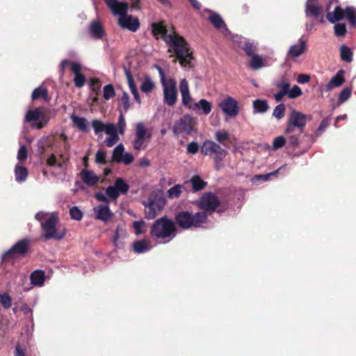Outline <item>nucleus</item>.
Wrapping results in <instances>:
<instances>
[{"label":"nucleus","instance_id":"nucleus-34","mask_svg":"<svg viewBox=\"0 0 356 356\" xmlns=\"http://www.w3.org/2000/svg\"><path fill=\"white\" fill-rule=\"evenodd\" d=\"M127 236L124 228L118 226L113 236V243L115 246L120 247L122 245V240L124 239Z\"/></svg>","mask_w":356,"mask_h":356},{"label":"nucleus","instance_id":"nucleus-55","mask_svg":"<svg viewBox=\"0 0 356 356\" xmlns=\"http://www.w3.org/2000/svg\"><path fill=\"white\" fill-rule=\"evenodd\" d=\"M124 72H125V74H126V76L127 79V81H128V84H129L130 90L132 93L137 90L136 86L134 83V81L132 78L130 71L127 67H124Z\"/></svg>","mask_w":356,"mask_h":356},{"label":"nucleus","instance_id":"nucleus-51","mask_svg":"<svg viewBox=\"0 0 356 356\" xmlns=\"http://www.w3.org/2000/svg\"><path fill=\"white\" fill-rule=\"evenodd\" d=\"M286 166V165H283L282 166H281L279 169H277V170L274 171V172H272L270 173H268V174H266V175H257L255 176L254 178H253V181H259V180H262V181H268L269 179V177L270 176H273V175H276L278 172L280 170H281L282 169L284 168Z\"/></svg>","mask_w":356,"mask_h":356},{"label":"nucleus","instance_id":"nucleus-36","mask_svg":"<svg viewBox=\"0 0 356 356\" xmlns=\"http://www.w3.org/2000/svg\"><path fill=\"white\" fill-rule=\"evenodd\" d=\"M15 180L17 182H24L26 180L28 170L25 167L17 165L15 168Z\"/></svg>","mask_w":356,"mask_h":356},{"label":"nucleus","instance_id":"nucleus-11","mask_svg":"<svg viewBox=\"0 0 356 356\" xmlns=\"http://www.w3.org/2000/svg\"><path fill=\"white\" fill-rule=\"evenodd\" d=\"M24 121L33 122V127L40 129L47 125L49 118L43 113L42 109L38 108L29 110L25 115Z\"/></svg>","mask_w":356,"mask_h":356},{"label":"nucleus","instance_id":"nucleus-2","mask_svg":"<svg viewBox=\"0 0 356 356\" xmlns=\"http://www.w3.org/2000/svg\"><path fill=\"white\" fill-rule=\"evenodd\" d=\"M176 231L175 222L163 217L153 223L150 229V236L159 243H166L175 237Z\"/></svg>","mask_w":356,"mask_h":356},{"label":"nucleus","instance_id":"nucleus-4","mask_svg":"<svg viewBox=\"0 0 356 356\" xmlns=\"http://www.w3.org/2000/svg\"><path fill=\"white\" fill-rule=\"evenodd\" d=\"M207 220V216L204 211L197 212L195 214L183 211L176 216V221L179 226L185 229L191 227H202Z\"/></svg>","mask_w":356,"mask_h":356},{"label":"nucleus","instance_id":"nucleus-46","mask_svg":"<svg viewBox=\"0 0 356 356\" xmlns=\"http://www.w3.org/2000/svg\"><path fill=\"white\" fill-rule=\"evenodd\" d=\"M124 148L122 144H119L117 145L113 149V159L118 163H120V159L124 153Z\"/></svg>","mask_w":356,"mask_h":356},{"label":"nucleus","instance_id":"nucleus-25","mask_svg":"<svg viewBox=\"0 0 356 356\" xmlns=\"http://www.w3.org/2000/svg\"><path fill=\"white\" fill-rule=\"evenodd\" d=\"M344 74L345 72L343 70H339L325 86V90L330 91L333 88L339 87L345 81Z\"/></svg>","mask_w":356,"mask_h":356},{"label":"nucleus","instance_id":"nucleus-12","mask_svg":"<svg viewBox=\"0 0 356 356\" xmlns=\"http://www.w3.org/2000/svg\"><path fill=\"white\" fill-rule=\"evenodd\" d=\"M218 107L227 118L236 117L239 113V106L238 102L231 96H227L218 103Z\"/></svg>","mask_w":356,"mask_h":356},{"label":"nucleus","instance_id":"nucleus-32","mask_svg":"<svg viewBox=\"0 0 356 356\" xmlns=\"http://www.w3.org/2000/svg\"><path fill=\"white\" fill-rule=\"evenodd\" d=\"M30 278L33 285L42 286L45 280L44 273L42 270H35L31 273Z\"/></svg>","mask_w":356,"mask_h":356},{"label":"nucleus","instance_id":"nucleus-1","mask_svg":"<svg viewBox=\"0 0 356 356\" xmlns=\"http://www.w3.org/2000/svg\"><path fill=\"white\" fill-rule=\"evenodd\" d=\"M35 218L40 223L42 231L41 238L44 241L60 240L65 236L66 229L59 223L58 217L55 213L40 211L35 214Z\"/></svg>","mask_w":356,"mask_h":356},{"label":"nucleus","instance_id":"nucleus-45","mask_svg":"<svg viewBox=\"0 0 356 356\" xmlns=\"http://www.w3.org/2000/svg\"><path fill=\"white\" fill-rule=\"evenodd\" d=\"M154 88V83L148 76H146L140 86V90L145 92H150Z\"/></svg>","mask_w":356,"mask_h":356},{"label":"nucleus","instance_id":"nucleus-13","mask_svg":"<svg viewBox=\"0 0 356 356\" xmlns=\"http://www.w3.org/2000/svg\"><path fill=\"white\" fill-rule=\"evenodd\" d=\"M168 51L174 53L176 58L179 60L180 64L184 66L189 65L193 58L192 51L188 48V46H170Z\"/></svg>","mask_w":356,"mask_h":356},{"label":"nucleus","instance_id":"nucleus-14","mask_svg":"<svg viewBox=\"0 0 356 356\" xmlns=\"http://www.w3.org/2000/svg\"><path fill=\"white\" fill-rule=\"evenodd\" d=\"M218 198L213 193H205L199 200V207L207 212H213L219 206Z\"/></svg>","mask_w":356,"mask_h":356},{"label":"nucleus","instance_id":"nucleus-43","mask_svg":"<svg viewBox=\"0 0 356 356\" xmlns=\"http://www.w3.org/2000/svg\"><path fill=\"white\" fill-rule=\"evenodd\" d=\"M106 134L109 136L105 140V143L108 147L113 146L120 139L115 126L113 127V131H112L111 134Z\"/></svg>","mask_w":356,"mask_h":356},{"label":"nucleus","instance_id":"nucleus-27","mask_svg":"<svg viewBox=\"0 0 356 356\" xmlns=\"http://www.w3.org/2000/svg\"><path fill=\"white\" fill-rule=\"evenodd\" d=\"M212 108L211 103L205 99H201L197 102H194L192 106H190V110L198 111L201 110L204 115H209Z\"/></svg>","mask_w":356,"mask_h":356},{"label":"nucleus","instance_id":"nucleus-6","mask_svg":"<svg viewBox=\"0 0 356 356\" xmlns=\"http://www.w3.org/2000/svg\"><path fill=\"white\" fill-rule=\"evenodd\" d=\"M201 152L207 156H213L215 168L218 170L221 168L220 162L225 158L227 152L215 142L207 140L202 145Z\"/></svg>","mask_w":356,"mask_h":356},{"label":"nucleus","instance_id":"nucleus-24","mask_svg":"<svg viewBox=\"0 0 356 356\" xmlns=\"http://www.w3.org/2000/svg\"><path fill=\"white\" fill-rule=\"evenodd\" d=\"M302 130L298 129L297 128H293L286 126L284 133L286 134L287 138L291 145L296 147L299 145V136L302 133Z\"/></svg>","mask_w":356,"mask_h":356},{"label":"nucleus","instance_id":"nucleus-63","mask_svg":"<svg viewBox=\"0 0 356 356\" xmlns=\"http://www.w3.org/2000/svg\"><path fill=\"white\" fill-rule=\"evenodd\" d=\"M125 127H126V122H125L124 117L122 114H120L119 116V120H118V131L120 134H123L124 133Z\"/></svg>","mask_w":356,"mask_h":356},{"label":"nucleus","instance_id":"nucleus-28","mask_svg":"<svg viewBox=\"0 0 356 356\" xmlns=\"http://www.w3.org/2000/svg\"><path fill=\"white\" fill-rule=\"evenodd\" d=\"M306 51V46H291L286 54V59L296 60Z\"/></svg>","mask_w":356,"mask_h":356},{"label":"nucleus","instance_id":"nucleus-41","mask_svg":"<svg viewBox=\"0 0 356 356\" xmlns=\"http://www.w3.org/2000/svg\"><path fill=\"white\" fill-rule=\"evenodd\" d=\"M114 186H115L120 194H124L129 189V186L124 181V180L120 177L115 179Z\"/></svg>","mask_w":356,"mask_h":356},{"label":"nucleus","instance_id":"nucleus-7","mask_svg":"<svg viewBox=\"0 0 356 356\" xmlns=\"http://www.w3.org/2000/svg\"><path fill=\"white\" fill-rule=\"evenodd\" d=\"M151 137V132L146 128L143 122L136 124L134 138L131 141L133 148L136 150L145 149Z\"/></svg>","mask_w":356,"mask_h":356},{"label":"nucleus","instance_id":"nucleus-8","mask_svg":"<svg viewBox=\"0 0 356 356\" xmlns=\"http://www.w3.org/2000/svg\"><path fill=\"white\" fill-rule=\"evenodd\" d=\"M197 120L190 115H184L176 122L173 127L175 136H187L196 131Z\"/></svg>","mask_w":356,"mask_h":356},{"label":"nucleus","instance_id":"nucleus-57","mask_svg":"<svg viewBox=\"0 0 356 356\" xmlns=\"http://www.w3.org/2000/svg\"><path fill=\"white\" fill-rule=\"evenodd\" d=\"M115 95V90L113 86L111 84L106 85L104 87L103 90V96L104 98L106 100L111 99L112 97Z\"/></svg>","mask_w":356,"mask_h":356},{"label":"nucleus","instance_id":"nucleus-61","mask_svg":"<svg viewBox=\"0 0 356 356\" xmlns=\"http://www.w3.org/2000/svg\"><path fill=\"white\" fill-rule=\"evenodd\" d=\"M70 216L72 219L76 220H80L82 218L83 214L81 210L76 207H74L70 210Z\"/></svg>","mask_w":356,"mask_h":356},{"label":"nucleus","instance_id":"nucleus-10","mask_svg":"<svg viewBox=\"0 0 356 356\" xmlns=\"http://www.w3.org/2000/svg\"><path fill=\"white\" fill-rule=\"evenodd\" d=\"M165 204V200L161 197L150 195L148 201L144 203L145 213L148 219L154 218L162 210Z\"/></svg>","mask_w":356,"mask_h":356},{"label":"nucleus","instance_id":"nucleus-38","mask_svg":"<svg viewBox=\"0 0 356 356\" xmlns=\"http://www.w3.org/2000/svg\"><path fill=\"white\" fill-rule=\"evenodd\" d=\"M31 97L33 100H35L41 97L44 99L45 101H47L48 91L46 88L43 86H40L33 91Z\"/></svg>","mask_w":356,"mask_h":356},{"label":"nucleus","instance_id":"nucleus-60","mask_svg":"<svg viewBox=\"0 0 356 356\" xmlns=\"http://www.w3.org/2000/svg\"><path fill=\"white\" fill-rule=\"evenodd\" d=\"M0 303L4 308L8 309L11 306V298L7 293H0Z\"/></svg>","mask_w":356,"mask_h":356},{"label":"nucleus","instance_id":"nucleus-39","mask_svg":"<svg viewBox=\"0 0 356 356\" xmlns=\"http://www.w3.org/2000/svg\"><path fill=\"white\" fill-rule=\"evenodd\" d=\"M190 181L194 191H200L203 189L207 185V183L198 175L193 176Z\"/></svg>","mask_w":356,"mask_h":356},{"label":"nucleus","instance_id":"nucleus-62","mask_svg":"<svg viewBox=\"0 0 356 356\" xmlns=\"http://www.w3.org/2000/svg\"><path fill=\"white\" fill-rule=\"evenodd\" d=\"M183 105L190 109V106H192L193 103L190 92L181 95Z\"/></svg>","mask_w":356,"mask_h":356},{"label":"nucleus","instance_id":"nucleus-33","mask_svg":"<svg viewBox=\"0 0 356 356\" xmlns=\"http://www.w3.org/2000/svg\"><path fill=\"white\" fill-rule=\"evenodd\" d=\"M208 20L216 29H221L223 27H226L224 20L218 13H212L209 15Z\"/></svg>","mask_w":356,"mask_h":356},{"label":"nucleus","instance_id":"nucleus-3","mask_svg":"<svg viewBox=\"0 0 356 356\" xmlns=\"http://www.w3.org/2000/svg\"><path fill=\"white\" fill-rule=\"evenodd\" d=\"M152 32L156 38H162L166 44H188L184 37L179 35L174 26L168 27L163 22L153 23Z\"/></svg>","mask_w":356,"mask_h":356},{"label":"nucleus","instance_id":"nucleus-18","mask_svg":"<svg viewBox=\"0 0 356 356\" xmlns=\"http://www.w3.org/2000/svg\"><path fill=\"white\" fill-rule=\"evenodd\" d=\"M88 33L94 39H103L106 35V31L102 22L97 19L92 20L88 28Z\"/></svg>","mask_w":356,"mask_h":356},{"label":"nucleus","instance_id":"nucleus-54","mask_svg":"<svg viewBox=\"0 0 356 356\" xmlns=\"http://www.w3.org/2000/svg\"><path fill=\"white\" fill-rule=\"evenodd\" d=\"M334 33L338 37L343 36L347 30H346V26L343 23H338L334 25Z\"/></svg>","mask_w":356,"mask_h":356},{"label":"nucleus","instance_id":"nucleus-52","mask_svg":"<svg viewBox=\"0 0 356 356\" xmlns=\"http://www.w3.org/2000/svg\"><path fill=\"white\" fill-rule=\"evenodd\" d=\"M330 118H325V119H323L321 121L319 127H318V129L315 133L316 136H321L325 131V129L330 124Z\"/></svg>","mask_w":356,"mask_h":356},{"label":"nucleus","instance_id":"nucleus-31","mask_svg":"<svg viewBox=\"0 0 356 356\" xmlns=\"http://www.w3.org/2000/svg\"><path fill=\"white\" fill-rule=\"evenodd\" d=\"M134 250L138 254L145 253L152 249V246L147 241H137L133 244Z\"/></svg>","mask_w":356,"mask_h":356},{"label":"nucleus","instance_id":"nucleus-64","mask_svg":"<svg viewBox=\"0 0 356 356\" xmlns=\"http://www.w3.org/2000/svg\"><path fill=\"white\" fill-rule=\"evenodd\" d=\"M179 90L181 95L190 92L188 83L186 79H183L182 80H181L179 83Z\"/></svg>","mask_w":356,"mask_h":356},{"label":"nucleus","instance_id":"nucleus-16","mask_svg":"<svg viewBox=\"0 0 356 356\" xmlns=\"http://www.w3.org/2000/svg\"><path fill=\"white\" fill-rule=\"evenodd\" d=\"M307 116L305 114L296 110H292L289 115L287 127L297 128L303 131L307 124Z\"/></svg>","mask_w":356,"mask_h":356},{"label":"nucleus","instance_id":"nucleus-47","mask_svg":"<svg viewBox=\"0 0 356 356\" xmlns=\"http://www.w3.org/2000/svg\"><path fill=\"white\" fill-rule=\"evenodd\" d=\"M216 140L225 146V142L229 138V134L225 130H219L215 132Z\"/></svg>","mask_w":356,"mask_h":356},{"label":"nucleus","instance_id":"nucleus-42","mask_svg":"<svg viewBox=\"0 0 356 356\" xmlns=\"http://www.w3.org/2000/svg\"><path fill=\"white\" fill-rule=\"evenodd\" d=\"M274 85L279 88L280 90L286 92L290 87V84L284 76H282L279 79L275 81Z\"/></svg>","mask_w":356,"mask_h":356},{"label":"nucleus","instance_id":"nucleus-20","mask_svg":"<svg viewBox=\"0 0 356 356\" xmlns=\"http://www.w3.org/2000/svg\"><path fill=\"white\" fill-rule=\"evenodd\" d=\"M106 4L115 15L122 17L127 14L128 3L126 2H119L118 0H110Z\"/></svg>","mask_w":356,"mask_h":356},{"label":"nucleus","instance_id":"nucleus-9","mask_svg":"<svg viewBox=\"0 0 356 356\" xmlns=\"http://www.w3.org/2000/svg\"><path fill=\"white\" fill-rule=\"evenodd\" d=\"M69 148V145L65 143L62 151L54 150L47 159V165L63 170L70 159L67 153Z\"/></svg>","mask_w":356,"mask_h":356},{"label":"nucleus","instance_id":"nucleus-59","mask_svg":"<svg viewBox=\"0 0 356 356\" xmlns=\"http://www.w3.org/2000/svg\"><path fill=\"white\" fill-rule=\"evenodd\" d=\"M351 95V90L349 88H343L339 95V101L340 103H343L348 100Z\"/></svg>","mask_w":356,"mask_h":356},{"label":"nucleus","instance_id":"nucleus-40","mask_svg":"<svg viewBox=\"0 0 356 356\" xmlns=\"http://www.w3.org/2000/svg\"><path fill=\"white\" fill-rule=\"evenodd\" d=\"M345 15L350 24L353 27L356 26V9L353 7H347L345 10Z\"/></svg>","mask_w":356,"mask_h":356},{"label":"nucleus","instance_id":"nucleus-58","mask_svg":"<svg viewBox=\"0 0 356 356\" xmlns=\"http://www.w3.org/2000/svg\"><path fill=\"white\" fill-rule=\"evenodd\" d=\"M285 144L286 138L282 136H280L274 139L272 148L276 150L284 147Z\"/></svg>","mask_w":356,"mask_h":356},{"label":"nucleus","instance_id":"nucleus-35","mask_svg":"<svg viewBox=\"0 0 356 356\" xmlns=\"http://www.w3.org/2000/svg\"><path fill=\"white\" fill-rule=\"evenodd\" d=\"M268 105L266 100L256 99L253 102L254 113H264L268 109Z\"/></svg>","mask_w":356,"mask_h":356},{"label":"nucleus","instance_id":"nucleus-29","mask_svg":"<svg viewBox=\"0 0 356 356\" xmlns=\"http://www.w3.org/2000/svg\"><path fill=\"white\" fill-rule=\"evenodd\" d=\"M345 16V10H343L339 6L335 7L333 13L328 12L326 15V18L331 23H334L343 19Z\"/></svg>","mask_w":356,"mask_h":356},{"label":"nucleus","instance_id":"nucleus-30","mask_svg":"<svg viewBox=\"0 0 356 356\" xmlns=\"http://www.w3.org/2000/svg\"><path fill=\"white\" fill-rule=\"evenodd\" d=\"M71 120L74 125L79 130L87 132L88 131V123L85 118L79 117L75 115L71 116Z\"/></svg>","mask_w":356,"mask_h":356},{"label":"nucleus","instance_id":"nucleus-15","mask_svg":"<svg viewBox=\"0 0 356 356\" xmlns=\"http://www.w3.org/2000/svg\"><path fill=\"white\" fill-rule=\"evenodd\" d=\"M29 240L24 238L17 242L10 249L3 254V259H13L17 254H24L26 252Z\"/></svg>","mask_w":356,"mask_h":356},{"label":"nucleus","instance_id":"nucleus-50","mask_svg":"<svg viewBox=\"0 0 356 356\" xmlns=\"http://www.w3.org/2000/svg\"><path fill=\"white\" fill-rule=\"evenodd\" d=\"M182 186L179 184H177L173 187L170 188L168 191V197L170 198H176L178 197L181 193Z\"/></svg>","mask_w":356,"mask_h":356},{"label":"nucleus","instance_id":"nucleus-37","mask_svg":"<svg viewBox=\"0 0 356 356\" xmlns=\"http://www.w3.org/2000/svg\"><path fill=\"white\" fill-rule=\"evenodd\" d=\"M250 67L254 70L261 69L266 66L265 62L263 58L259 55H252L250 60Z\"/></svg>","mask_w":356,"mask_h":356},{"label":"nucleus","instance_id":"nucleus-26","mask_svg":"<svg viewBox=\"0 0 356 356\" xmlns=\"http://www.w3.org/2000/svg\"><path fill=\"white\" fill-rule=\"evenodd\" d=\"M91 124L97 134L102 131H104L106 134H111L113 131V127L115 126L113 123L105 124L99 120H92Z\"/></svg>","mask_w":356,"mask_h":356},{"label":"nucleus","instance_id":"nucleus-23","mask_svg":"<svg viewBox=\"0 0 356 356\" xmlns=\"http://www.w3.org/2000/svg\"><path fill=\"white\" fill-rule=\"evenodd\" d=\"M80 175L83 182L89 186L96 185L99 181V177L91 170L83 169L81 171Z\"/></svg>","mask_w":356,"mask_h":356},{"label":"nucleus","instance_id":"nucleus-19","mask_svg":"<svg viewBox=\"0 0 356 356\" xmlns=\"http://www.w3.org/2000/svg\"><path fill=\"white\" fill-rule=\"evenodd\" d=\"M321 0H307L305 15L307 17L318 18L323 13V7L319 4Z\"/></svg>","mask_w":356,"mask_h":356},{"label":"nucleus","instance_id":"nucleus-48","mask_svg":"<svg viewBox=\"0 0 356 356\" xmlns=\"http://www.w3.org/2000/svg\"><path fill=\"white\" fill-rule=\"evenodd\" d=\"M285 114V105L280 104L277 105L273 110V115L277 120L284 118Z\"/></svg>","mask_w":356,"mask_h":356},{"label":"nucleus","instance_id":"nucleus-49","mask_svg":"<svg viewBox=\"0 0 356 356\" xmlns=\"http://www.w3.org/2000/svg\"><path fill=\"white\" fill-rule=\"evenodd\" d=\"M302 94L301 88L295 85L291 88H289L287 92V96L290 99H294L300 97Z\"/></svg>","mask_w":356,"mask_h":356},{"label":"nucleus","instance_id":"nucleus-21","mask_svg":"<svg viewBox=\"0 0 356 356\" xmlns=\"http://www.w3.org/2000/svg\"><path fill=\"white\" fill-rule=\"evenodd\" d=\"M97 219L103 222L108 221L113 216L108 204H99L93 209Z\"/></svg>","mask_w":356,"mask_h":356},{"label":"nucleus","instance_id":"nucleus-56","mask_svg":"<svg viewBox=\"0 0 356 356\" xmlns=\"http://www.w3.org/2000/svg\"><path fill=\"white\" fill-rule=\"evenodd\" d=\"M106 193L108 197L112 200H116L120 195V193L118 191L114 184L107 187L106 189Z\"/></svg>","mask_w":356,"mask_h":356},{"label":"nucleus","instance_id":"nucleus-53","mask_svg":"<svg viewBox=\"0 0 356 356\" xmlns=\"http://www.w3.org/2000/svg\"><path fill=\"white\" fill-rule=\"evenodd\" d=\"M145 226V222L144 220H137L133 222V228L134 229V232L136 235H140L143 233L144 229Z\"/></svg>","mask_w":356,"mask_h":356},{"label":"nucleus","instance_id":"nucleus-5","mask_svg":"<svg viewBox=\"0 0 356 356\" xmlns=\"http://www.w3.org/2000/svg\"><path fill=\"white\" fill-rule=\"evenodd\" d=\"M163 90V100L168 106H174L177 99V83L172 78L166 79L162 68L156 66Z\"/></svg>","mask_w":356,"mask_h":356},{"label":"nucleus","instance_id":"nucleus-22","mask_svg":"<svg viewBox=\"0 0 356 356\" xmlns=\"http://www.w3.org/2000/svg\"><path fill=\"white\" fill-rule=\"evenodd\" d=\"M81 65L79 63L73 62L71 64V70L74 74V82L78 88L83 87L86 82V78L81 72Z\"/></svg>","mask_w":356,"mask_h":356},{"label":"nucleus","instance_id":"nucleus-17","mask_svg":"<svg viewBox=\"0 0 356 356\" xmlns=\"http://www.w3.org/2000/svg\"><path fill=\"white\" fill-rule=\"evenodd\" d=\"M118 24L122 28L127 29L133 32L136 31L140 26L138 19L127 14L119 17Z\"/></svg>","mask_w":356,"mask_h":356},{"label":"nucleus","instance_id":"nucleus-44","mask_svg":"<svg viewBox=\"0 0 356 356\" xmlns=\"http://www.w3.org/2000/svg\"><path fill=\"white\" fill-rule=\"evenodd\" d=\"M340 55L341 59L345 62L350 63L353 60V53L347 46H341Z\"/></svg>","mask_w":356,"mask_h":356}]
</instances>
